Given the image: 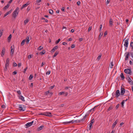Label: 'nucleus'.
I'll return each mask as SVG.
<instances>
[{"label":"nucleus","instance_id":"obj_1","mask_svg":"<svg viewBox=\"0 0 133 133\" xmlns=\"http://www.w3.org/2000/svg\"><path fill=\"white\" fill-rule=\"evenodd\" d=\"M83 119H82L81 120H77L75 121L71 120L69 121L65 122L63 123L64 124H68L71 123H73L75 122L76 123H79L81 122L82 121H83Z\"/></svg>","mask_w":133,"mask_h":133},{"label":"nucleus","instance_id":"obj_2","mask_svg":"<svg viewBox=\"0 0 133 133\" xmlns=\"http://www.w3.org/2000/svg\"><path fill=\"white\" fill-rule=\"evenodd\" d=\"M19 11V8L17 7L12 13V17H13L15 19L18 15Z\"/></svg>","mask_w":133,"mask_h":133},{"label":"nucleus","instance_id":"obj_3","mask_svg":"<svg viewBox=\"0 0 133 133\" xmlns=\"http://www.w3.org/2000/svg\"><path fill=\"white\" fill-rule=\"evenodd\" d=\"M39 115H43L49 117L52 116L51 113L49 112H45L43 113H41L40 114H39Z\"/></svg>","mask_w":133,"mask_h":133},{"label":"nucleus","instance_id":"obj_4","mask_svg":"<svg viewBox=\"0 0 133 133\" xmlns=\"http://www.w3.org/2000/svg\"><path fill=\"white\" fill-rule=\"evenodd\" d=\"M9 58H8L6 61V63L5 65V68L4 69V70L6 71L7 69V67L9 65Z\"/></svg>","mask_w":133,"mask_h":133},{"label":"nucleus","instance_id":"obj_5","mask_svg":"<svg viewBox=\"0 0 133 133\" xmlns=\"http://www.w3.org/2000/svg\"><path fill=\"white\" fill-rule=\"evenodd\" d=\"M124 72L125 73L128 74L130 75H131L132 71L130 69H125L124 70Z\"/></svg>","mask_w":133,"mask_h":133},{"label":"nucleus","instance_id":"obj_6","mask_svg":"<svg viewBox=\"0 0 133 133\" xmlns=\"http://www.w3.org/2000/svg\"><path fill=\"white\" fill-rule=\"evenodd\" d=\"M125 38L123 40V41H124V45L127 48L128 46V39H127L126 40H125Z\"/></svg>","mask_w":133,"mask_h":133},{"label":"nucleus","instance_id":"obj_7","mask_svg":"<svg viewBox=\"0 0 133 133\" xmlns=\"http://www.w3.org/2000/svg\"><path fill=\"white\" fill-rule=\"evenodd\" d=\"M127 79L128 82L131 85H133V81L130 78L129 76L128 77Z\"/></svg>","mask_w":133,"mask_h":133},{"label":"nucleus","instance_id":"obj_8","mask_svg":"<svg viewBox=\"0 0 133 133\" xmlns=\"http://www.w3.org/2000/svg\"><path fill=\"white\" fill-rule=\"evenodd\" d=\"M125 92V89L124 88L121 87V95H123L124 94Z\"/></svg>","mask_w":133,"mask_h":133},{"label":"nucleus","instance_id":"obj_9","mask_svg":"<svg viewBox=\"0 0 133 133\" xmlns=\"http://www.w3.org/2000/svg\"><path fill=\"white\" fill-rule=\"evenodd\" d=\"M5 49L4 47H3L2 48V51L1 53V56L3 57V56L4 55L5 52Z\"/></svg>","mask_w":133,"mask_h":133},{"label":"nucleus","instance_id":"obj_10","mask_svg":"<svg viewBox=\"0 0 133 133\" xmlns=\"http://www.w3.org/2000/svg\"><path fill=\"white\" fill-rule=\"evenodd\" d=\"M120 93L119 90H117L116 92V94L115 95V97H118L120 95Z\"/></svg>","mask_w":133,"mask_h":133},{"label":"nucleus","instance_id":"obj_11","mask_svg":"<svg viewBox=\"0 0 133 133\" xmlns=\"http://www.w3.org/2000/svg\"><path fill=\"white\" fill-rule=\"evenodd\" d=\"M33 122V121H32L31 122L28 123L26 124L25 125L27 128L28 127L32 125Z\"/></svg>","mask_w":133,"mask_h":133},{"label":"nucleus","instance_id":"obj_12","mask_svg":"<svg viewBox=\"0 0 133 133\" xmlns=\"http://www.w3.org/2000/svg\"><path fill=\"white\" fill-rule=\"evenodd\" d=\"M58 46H56L54 47L51 50V52H54L56 49L58 48Z\"/></svg>","mask_w":133,"mask_h":133},{"label":"nucleus","instance_id":"obj_13","mask_svg":"<svg viewBox=\"0 0 133 133\" xmlns=\"http://www.w3.org/2000/svg\"><path fill=\"white\" fill-rule=\"evenodd\" d=\"M126 53L127 54V55H126L125 58V60L126 61L128 60V58L129 57V53L128 52H127Z\"/></svg>","mask_w":133,"mask_h":133},{"label":"nucleus","instance_id":"obj_14","mask_svg":"<svg viewBox=\"0 0 133 133\" xmlns=\"http://www.w3.org/2000/svg\"><path fill=\"white\" fill-rule=\"evenodd\" d=\"M118 121L116 120L115 122L113 123L112 125V129H113L115 127L116 125V124L118 122Z\"/></svg>","mask_w":133,"mask_h":133},{"label":"nucleus","instance_id":"obj_15","mask_svg":"<svg viewBox=\"0 0 133 133\" xmlns=\"http://www.w3.org/2000/svg\"><path fill=\"white\" fill-rule=\"evenodd\" d=\"M11 50L10 51V55L12 56L14 52V49L12 48V46L11 47Z\"/></svg>","mask_w":133,"mask_h":133},{"label":"nucleus","instance_id":"obj_16","mask_svg":"<svg viewBox=\"0 0 133 133\" xmlns=\"http://www.w3.org/2000/svg\"><path fill=\"white\" fill-rule=\"evenodd\" d=\"M19 109L20 111H25V110L24 109H23L22 107V106L21 105H19Z\"/></svg>","mask_w":133,"mask_h":133},{"label":"nucleus","instance_id":"obj_17","mask_svg":"<svg viewBox=\"0 0 133 133\" xmlns=\"http://www.w3.org/2000/svg\"><path fill=\"white\" fill-rule=\"evenodd\" d=\"M29 4L28 3H27L26 4L23 5H22V7L21 8V9L22 10L23 8L26 7Z\"/></svg>","mask_w":133,"mask_h":133},{"label":"nucleus","instance_id":"obj_18","mask_svg":"<svg viewBox=\"0 0 133 133\" xmlns=\"http://www.w3.org/2000/svg\"><path fill=\"white\" fill-rule=\"evenodd\" d=\"M109 24L110 26H112L113 25V21L112 20V19L111 18H110L109 20Z\"/></svg>","mask_w":133,"mask_h":133},{"label":"nucleus","instance_id":"obj_19","mask_svg":"<svg viewBox=\"0 0 133 133\" xmlns=\"http://www.w3.org/2000/svg\"><path fill=\"white\" fill-rule=\"evenodd\" d=\"M12 11V10H11L7 12L4 15V17H5L7 15H8V14H10L11 13Z\"/></svg>","mask_w":133,"mask_h":133},{"label":"nucleus","instance_id":"obj_20","mask_svg":"<svg viewBox=\"0 0 133 133\" xmlns=\"http://www.w3.org/2000/svg\"><path fill=\"white\" fill-rule=\"evenodd\" d=\"M120 76L122 80H123L125 78V77L123 73H121V74L120 75Z\"/></svg>","mask_w":133,"mask_h":133},{"label":"nucleus","instance_id":"obj_21","mask_svg":"<svg viewBox=\"0 0 133 133\" xmlns=\"http://www.w3.org/2000/svg\"><path fill=\"white\" fill-rule=\"evenodd\" d=\"M44 126L43 125H42L38 128V130L39 131L42 129V128L44 127Z\"/></svg>","mask_w":133,"mask_h":133},{"label":"nucleus","instance_id":"obj_22","mask_svg":"<svg viewBox=\"0 0 133 133\" xmlns=\"http://www.w3.org/2000/svg\"><path fill=\"white\" fill-rule=\"evenodd\" d=\"M10 5L9 4H8L6 5L3 8V9L5 10H6L8 8Z\"/></svg>","mask_w":133,"mask_h":133},{"label":"nucleus","instance_id":"obj_23","mask_svg":"<svg viewBox=\"0 0 133 133\" xmlns=\"http://www.w3.org/2000/svg\"><path fill=\"white\" fill-rule=\"evenodd\" d=\"M98 106V105H96L95 106L94 108H92V112H93L95 110V109H96Z\"/></svg>","mask_w":133,"mask_h":133},{"label":"nucleus","instance_id":"obj_24","mask_svg":"<svg viewBox=\"0 0 133 133\" xmlns=\"http://www.w3.org/2000/svg\"><path fill=\"white\" fill-rule=\"evenodd\" d=\"M11 37V34L10 35L8 38V41L9 42H10Z\"/></svg>","mask_w":133,"mask_h":133},{"label":"nucleus","instance_id":"obj_25","mask_svg":"<svg viewBox=\"0 0 133 133\" xmlns=\"http://www.w3.org/2000/svg\"><path fill=\"white\" fill-rule=\"evenodd\" d=\"M29 20L27 19H26L24 21V25H25L26 24L29 22Z\"/></svg>","mask_w":133,"mask_h":133},{"label":"nucleus","instance_id":"obj_26","mask_svg":"<svg viewBox=\"0 0 133 133\" xmlns=\"http://www.w3.org/2000/svg\"><path fill=\"white\" fill-rule=\"evenodd\" d=\"M113 108V106H110L108 109L107 111H110Z\"/></svg>","mask_w":133,"mask_h":133},{"label":"nucleus","instance_id":"obj_27","mask_svg":"<svg viewBox=\"0 0 133 133\" xmlns=\"http://www.w3.org/2000/svg\"><path fill=\"white\" fill-rule=\"evenodd\" d=\"M103 35V34L102 33V34L101 33L99 35V38L98 39V40H100L101 38V37H102V35Z\"/></svg>","mask_w":133,"mask_h":133},{"label":"nucleus","instance_id":"obj_28","mask_svg":"<svg viewBox=\"0 0 133 133\" xmlns=\"http://www.w3.org/2000/svg\"><path fill=\"white\" fill-rule=\"evenodd\" d=\"M45 53V50H43L42 52H40V54H41V55H43Z\"/></svg>","mask_w":133,"mask_h":133},{"label":"nucleus","instance_id":"obj_29","mask_svg":"<svg viewBox=\"0 0 133 133\" xmlns=\"http://www.w3.org/2000/svg\"><path fill=\"white\" fill-rule=\"evenodd\" d=\"M20 99L23 101H25L24 97L22 96H21Z\"/></svg>","mask_w":133,"mask_h":133},{"label":"nucleus","instance_id":"obj_30","mask_svg":"<svg viewBox=\"0 0 133 133\" xmlns=\"http://www.w3.org/2000/svg\"><path fill=\"white\" fill-rule=\"evenodd\" d=\"M58 54V52L57 51H56V52L55 53V54H54V55L53 56V57L54 58V57H55Z\"/></svg>","mask_w":133,"mask_h":133},{"label":"nucleus","instance_id":"obj_31","mask_svg":"<svg viewBox=\"0 0 133 133\" xmlns=\"http://www.w3.org/2000/svg\"><path fill=\"white\" fill-rule=\"evenodd\" d=\"M88 115V114H85V115L84 116L83 118H82L83 119V121H85V119L86 118Z\"/></svg>","mask_w":133,"mask_h":133},{"label":"nucleus","instance_id":"obj_32","mask_svg":"<svg viewBox=\"0 0 133 133\" xmlns=\"http://www.w3.org/2000/svg\"><path fill=\"white\" fill-rule=\"evenodd\" d=\"M49 13L50 14H52L53 13V11L51 9L49 10Z\"/></svg>","mask_w":133,"mask_h":133},{"label":"nucleus","instance_id":"obj_33","mask_svg":"<svg viewBox=\"0 0 133 133\" xmlns=\"http://www.w3.org/2000/svg\"><path fill=\"white\" fill-rule=\"evenodd\" d=\"M94 119H93L91 121V122L90 124L92 125L93 123H94Z\"/></svg>","mask_w":133,"mask_h":133},{"label":"nucleus","instance_id":"obj_34","mask_svg":"<svg viewBox=\"0 0 133 133\" xmlns=\"http://www.w3.org/2000/svg\"><path fill=\"white\" fill-rule=\"evenodd\" d=\"M33 77V75H30L29 77V79L31 80Z\"/></svg>","mask_w":133,"mask_h":133},{"label":"nucleus","instance_id":"obj_35","mask_svg":"<svg viewBox=\"0 0 133 133\" xmlns=\"http://www.w3.org/2000/svg\"><path fill=\"white\" fill-rule=\"evenodd\" d=\"M25 40H23L21 43V45L22 46L23 45H24V43L25 42Z\"/></svg>","mask_w":133,"mask_h":133},{"label":"nucleus","instance_id":"obj_36","mask_svg":"<svg viewBox=\"0 0 133 133\" xmlns=\"http://www.w3.org/2000/svg\"><path fill=\"white\" fill-rule=\"evenodd\" d=\"M130 46L132 47V50H133V42H131L130 43Z\"/></svg>","mask_w":133,"mask_h":133},{"label":"nucleus","instance_id":"obj_37","mask_svg":"<svg viewBox=\"0 0 133 133\" xmlns=\"http://www.w3.org/2000/svg\"><path fill=\"white\" fill-rule=\"evenodd\" d=\"M3 30H0V37H1L3 34Z\"/></svg>","mask_w":133,"mask_h":133},{"label":"nucleus","instance_id":"obj_38","mask_svg":"<svg viewBox=\"0 0 133 133\" xmlns=\"http://www.w3.org/2000/svg\"><path fill=\"white\" fill-rule=\"evenodd\" d=\"M124 100H123V101L122 102H121V107H123V106H124Z\"/></svg>","mask_w":133,"mask_h":133},{"label":"nucleus","instance_id":"obj_39","mask_svg":"<svg viewBox=\"0 0 133 133\" xmlns=\"http://www.w3.org/2000/svg\"><path fill=\"white\" fill-rule=\"evenodd\" d=\"M43 48V47H42L41 46H39L38 49V50H42V49Z\"/></svg>","mask_w":133,"mask_h":133},{"label":"nucleus","instance_id":"obj_40","mask_svg":"<svg viewBox=\"0 0 133 133\" xmlns=\"http://www.w3.org/2000/svg\"><path fill=\"white\" fill-rule=\"evenodd\" d=\"M60 41H61V40H60V39H59L56 42V44H57L58 43H59V42Z\"/></svg>","mask_w":133,"mask_h":133},{"label":"nucleus","instance_id":"obj_41","mask_svg":"<svg viewBox=\"0 0 133 133\" xmlns=\"http://www.w3.org/2000/svg\"><path fill=\"white\" fill-rule=\"evenodd\" d=\"M65 92L64 91L60 92L59 93V94L60 95H62L65 94Z\"/></svg>","mask_w":133,"mask_h":133},{"label":"nucleus","instance_id":"obj_42","mask_svg":"<svg viewBox=\"0 0 133 133\" xmlns=\"http://www.w3.org/2000/svg\"><path fill=\"white\" fill-rule=\"evenodd\" d=\"M114 66V65L113 64V62H112L111 63V64L110 66V68H113V66Z\"/></svg>","mask_w":133,"mask_h":133},{"label":"nucleus","instance_id":"obj_43","mask_svg":"<svg viewBox=\"0 0 133 133\" xmlns=\"http://www.w3.org/2000/svg\"><path fill=\"white\" fill-rule=\"evenodd\" d=\"M13 65L14 66H17V64L15 62H14L13 63Z\"/></svg>","mask_w":133,"mask_h":133},{"label":"nucleus","instance_id":"obj_44","mask_svg":"<svg viewBox=\"0 0 133 133\" xmlns=\"http://www.w3.org/2000/svg\"><path fill=\"white\" fill-rule=\"evenodd\" d=\"M101 56L102 55H99L98 56L97 58V59L98 60H99L100 59Z\"/></svg>","mask_w":133,"mask_h":133},{"label":"nucleus","instance_id":"obj_45","mask_svg":"<svg viewBox=\"0 0 133 133\" xmlns=\"http://www.w3.org/2000/svg\"><path fill=\"white\" fill-rule=\"evenodd\" d=\"M92 29V27H89V28H88V31L89 32L90 30H91Z\"/></svg>","mask_w":133,"mask_h":133},{"label":"nucleus","instance_id":"obj_46","mask_svg":"<svg viewBox=\"0 0 133 133\" xmlns=\"http://www.w3.org/2000/svg\"><path fill=\"white\" fill-rule=\"evenodd\" d=\"M119 106V104H117L116 107V108L117 109Z\"/></svg>","mask_w":133,"mask_h":133},{"label":"nucleus","instance_id":"obj_47","mask_svg":"<svg viewBox=\"0 0 133 133\" xmlns=\"http://www.w3.org/2000/svg\"><path fill=\"white\" fill-rule=\"evenodd\" d=\"M102 26V24H101L100 25L99 29V31H101V30Z\"/></svg>","mask_w":133,"mask_h":133},{"label":"nucleus","instance_id":"obj_48","mask_svg":"<svg viewBox=\"0 0 133 133\" xmlns=\"http://www.w3.org/2000/svg\"><path fill=\"white\" fill-rule=\"evenodd\" d=\"M107 33L108 32L107 31H105L104 34V37L107 34Z\"/></svg>","mask_w":133,"mask_h":133},{"label":"nucleus","instance_id":"obj_49","mask_svg":"<svg viewBox=\"0 0 133 133\" xmlns=\"http://www.w3.org/2000/svg\"><path fill=\"white\" fill-rule=\"evenodd\" d=\"M50 73V71H48L46 73V75H49Z\"/></svg>","mask_w":133,"mask_h":133},{"label":"nucleus","instance_id":"obj_50","mask_svg":"<svg viewBox=\"0 0 133 133\" xmlns=\"http://www.w3.org/2000/svg\"><path fill=\"white\" fill-rule=\"evenodd\" d=\"M89 130H90L91 129V127L92 125L91 124H89Z\"/></svg>","mask_w":133,"mask_h":133},{"label":"nucleus","instance_id":"obj_51","mask_svg":"<svg viewBox=\"0 0 133 133\" xmlns=\"http://www.w3.org/2000/svg\"><path fill=\"white\" fill-rule=\"evenodd\" d=\"M110 2V0H107V2H106V4H108Z\"/></svg>","mask_w":133,"mask_h":133},{"label":"nucleus","instance_id":"obj_52","mask_svg":"<svg viewBox=\"0 0 133 133\" xmlns=\"http://www.w3.org/2000/svg\"><path fill=\"white\" fill-rule=\"evenodd\" d=\"M28 69V67H26L24 69V71H23V72L24 73H25V71H26L27 70V69Z\"/></svg>","mask_w":133,"mask_h":133},{"label":"nucleus","instance_id":"obj_53","mask_svg":"<svg viewBox=\"0 0 133 133\" xmlns=\"http://www.w3.org/2000/svg\"><path fill=\"white\" fill-rule=\"evenodd\" d=\"M75 46L74 44H72V45L71 46V48H75Z\"/></svg>","mask_w":133,"mask_h":133},{"label":"nucleus","instance_id":"obj_54","mask_svg":"<svg viewBox=\"0 0 133 133\" xmlns=\"http://www.w3.org/2000/svg\"><path fill=\"white\" fill-rule=\"evenodd\" d=\"M32 57L31 55H29L28 56V59H30Z\"/></svg>","mask_w":133,"mask_h":133},{"label":"nucleus","instance_id":"obj_55","mask_svg":"<svg viewBox=\"0 0 133 133\" xmlns=\"http://www.w3.org/2000/svg\"><path fill=\"white\" fill-rule=\"evenodd\" d=\"M49 93V91H46V92H45V95H46L48 94Z\"/></svg>","mask_w":133,"mask_h":133},{"label":"nucleus","instance_id":"obj_56","mask_svg":"<svg viewBox=\"0 0 133 133\" xmlns=\"http://www.w3.org/2000/svg\"><path fill=\"white\" fill-rule=\"evenodd\" d=\"M41 0H36V2L37 3H39L41 2Z\"/></svg>","mask_w":133,"mask_h":133},{"label":"nucleus","instance_id":"obj_57","mask_svg":"<svg viewBox=\"0 0 133 133\" xmlns=\"http://www.w3.org/2000/svg\"><path fill=\"white\" fill-rule=\"evenodd\" d=\"M80 3V1H78L77 3V4L78 6L79 5Z\"/></svg>","mask_w":133,"mask_h":133},{"label":"nucleus","instance_id":"obj_58","mask_svg":"<svg viewBox=\"0 0 133 133\" xmlns=\"http://www.w3.org/2000/svg\"><path fill=\"white\" fill-rule=\"evenodd\" d=\"M17 93L19 95H20L21 94V92L20 90H18L17 91Z\"/></svg>","mask_w":133,"mask_h":133},{"label":"nucleus","instance_id":"obj_59","mask_svg":"<svg viewBox=\"0 0 133 133\" xmlns=\"http://www.w3.org/2000/svg\"><path fill=\"white\" fill-rule=\"evenodd\" d=\"M72 39L71 38H70L68 39V41H72Z\"/></svg>","mask_w":133,"mask_h":133},{"label":"nucleus","instance_id":"obj_60","mask_svg":"<svg viewBox=\"0 0 133 133\" xmlns=\"http://www.w3.org/2000/svg\"><path fill=\"white\" fill-rule=\"evenodd\" d=\"M54 87H55V85H53V86H51L50 87V89H52L53 88H54Z\"/></svg>","mask_w":133,"mask_h":133},{"label":"nucleus","instance_id":"obj_61","mask_svg":"<svg viewBox=\"0 0 133 133\" xmlns=\"http://www.w3.org/2000/svg\"><path fill=\"white\" fill-rule=\"evenodd\" d=\"M13 75H15L17 74V72L16 71H15L13 72Z\"/></svg>","mask_w":133,"mask_h":133},{"label":"nucleus","instance_id":"obj_62","mask_svg":"<svg viewBox=\"0 0 133 133\" xmlns=\"http://www.w3.org/2000/svg\"><path fill=\"white\" fill-rule=\"evenodd\" d=\"M30 9V8L29 7H28L27 8V11H29Z\"/></svg>","mask_w":133,"mask_h":133},{"label":"nucleus","instance_id":"obj_63","mask_svg":"<svg viewBox=\"0 0 133 133\" xmlns=\"http://www.w3.org/2000/svg\"><path fill=\"white\" fill-rule=\"evenodd\" d=\"M45 63H44L43 62H42L41 64V67H42L44 64Z\"/></svg>","mask_w":133,"mask_h":133},{"label":"nucleus","instance_id":"obj_64","mask_svg":"<svg viewBox=\"0 0 133 133\" xmlns=\"http://www.w3.org/2000/svg\"><path fill=\"white\" fill-rule=\"evenodd\" d=\"M130 54L131 55V56L133 58V53L131 52L130 53Z\"/></svg>","mask_w":133,"mask_h":133}]
</instances>
